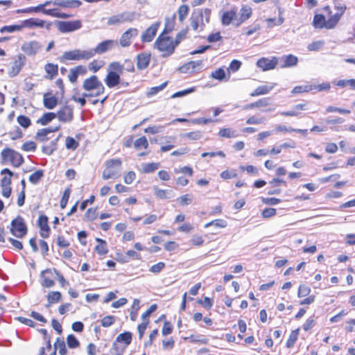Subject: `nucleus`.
<instances>
[{"label": "nucleus", "instance_id": "7ed1b4c3", "mask_svg": "<svg viewBox=\"0 0 355 355\" xmlns=\"http://www.w3.org/2000/svg\"><path fill=\"white\" fill-rule=\"evenodd\" d=\"M154 45L162 53L163 57L172 55L175 49V44H174L173 39L162 33L158 36Z\"/></svg>", "mask_w": 355, "mask_h": 355}, {"label": "nucleus", "instance_id": "c03bdc74", "mask_svg": "<svg viewBox=\"0 0 355 355\" xmlns=\"http://www.w3.org/2000/svg\"><path fill=\"white\" fill-rule=\"evenodd\" d=\"M299 335V330H293L291 331L287 342H286V347L288 348L292 347L294 344L295 343Z\"/></svg>", "mask_w": 355, "mask_h": 355}, {"label": "nucleus", "instance_id": "58836bf2", "mask_svg": "<svg viewBox=\"0 0 355 355\" xmlns=\"http://www.w3.org/2000/svg\"><path fill=\"white\" fill-rule=\"evenodd\" d=\"M159 166V163H146L142 164V172L149 173L156 171Z\"/></svg>", "mask_w": 355, "mask_h": 355}, {"label": "nucleus", "instance_id": "4d7b16f0", "mask_svg": "<svg viewBox=\"0 0 355 355\" xmlns=\"http://www.w3.org/2000/svg\"><path fill=\"white\" fill-rule=\"evenodd\" d=\"M211 78L218 80H223L225 77V72L224 69L220 68L217 70L213 71L211 74Z\"/></svg>", "mask_w": 355, "mask_h": 355}, {"label": "nucleus", "instance_id": "9b49d317", "mask_svg": "<svg viewBox=\"0 0 355 355\" xmlns=\"http://www.w3.org/2000/svg\"><path fill=\"white\" fill-rule=\"evenodd\" d=\"M21 25L22 26V28L24 27L28 28H46L47 30H49L51 27V22H46L44 20L38 19V18H30L21 21Z\"/></svg>", "mask_w": 355, "mask_h": 355}, {"label": "nucleus", "instance_id": "ddd939ff", "mask_svg": "<svg viewBox=\"0 0 355 355\" xmlns=\"http://www.w3.org/2000/svg\"><path fill=\"white\" fill-rule=\"evenodd\" d=\"M139 34V31L135 28H130L125 31L119 39V44L122 47H128L132 44V40Z\"/></svg>", "mask_w": 355, "mask_h": 355}, {"label": "nucleus", "instance_id": "bb28decb", "mask_svg": "<svg viewBox=\"0 0 355 355\" xmlns=\"http://www.w3.org/2000/svg\"><path fill=\"white\" fill-rule=\"evenodd\" d=\"M252 13V8L250 6L247 5L243 6L240 10V17L238 19L239 23L237 24V26H239L241 24L248 19L251 17Z\"/></svg>", "mask_w": 355, "mask_h": 355}, {"label": "nucleus", "instance_id": "680f3d73", "mask_svg": "<svg viewBox=\"0 0 355 355\" xmlns=\"http://www.w3.org/2000/svg\"><path fill=\"white\" fill-rule=\"evenodd\" d=\"M66 147L68 149L76 150L78 147V143L72 137L66 139Z\"/></svg>", "mask_w": 355, "mask_h": 355}, {"label": "nucleus", "instance_id": "4be33fe9", "mask_svg": "<svg viewBox=\"0 0 355 355\" xmlns=\"http://www.w3.org/2000/svg\"><path fill=\"white\" fill-rule=\"evenodd\" d=\"M237 15V9L236 8H232L223 12L221 16V22L224 26H229L234 19H236Z\"/></svg>", "mask_w": 355, "mask_h": 355}, {"label": "nucleus", "instance_id": "aec40b11", "mask_svg": "<svg viewBox=\"0 0 355 355\" xmlns=\"http://www.w3.org/2000/svg\"><path fill=\"white\" fill-rule=\"evenodd\" d=\"M150 54L146 52L139 53L137 56V67L139 70L146 69L150 60Z\"/></svg>", "mask_w": 355, "mask_h": 355}, {"label": "nucleus", "instance_id": "774afa93", "mask_svg": "<svg viewBox=\"0 0 355 355\" xmlns=\"http://www.w3.org/2000/svg\"><path fill=\"white\" fill-rule=\"evenodd\" d=\"M21 149L27 152L35 151L36 149V144L34 141H27L22 145Z\"/></svg>", "mask_w": 355, "mask_h": 355}, {"label": "nucleus", "instance_id": "338daca9", "mask_svg": "<svg viewBox=\"0 0 355 355\" xmlns=\"http://www.w3.org/2000/svg\"><path fill=\"white\" fill-rule=\"evenodd\" d=\"M123 67L119 62H114L109 64L110 71H113L115 72L122 73Z\"/></svg>", "mask_w": 355, "mask_h": 355}, {"label": "nucleus", "instance_id": "69168bd1", "mask_svg": "<svg viewBox=\"0 0 355 355\" xmlns=\"http://www.w3.org/2000/svg\"><path fill=\"white\" fill-rule=\"evenodd\" d=\"M311 289L306 285H300L298 289L297 295L299 297H305L309 294Z\"/></svg>", "mask_w": 355, "mask_h": 355}, {"label": "nucleus", "instance_id": "423d86ee", "mask_svg": "<svg viewBox=\"0 0 355 355\" xmlns=\"http://www.w3.org/2000/svg\"><path fill=\"white\" fill-rule=\"evenodd\" d=\"M136 12L125 11L109 17L107 19V24L113 26L125 22H132L136 19Z\"/></svg>", "mask_w": 355, "mask_h": 355}, {"label": "nucleus", "instance_id": "e2e57ef3", "mask_svg": "<svg viewBox=\"0 0 355 355\" xmlns=\"http://www.w3.org/2000/svg\"><path fill=\"white\" fill-rule=\"evenodd\" d=\"M264 117H257L255 116H252L248 118L246 121L247 124H261L265 122Z\"/></svg>", "mask_w": 355, "mask_h": 355}, {"label": "nucleus", "instance_id": "4c0bfd02", "mask_svg": "<svg viewBox=\"0 0 355 355\" xmlns=\"http://www.w3.org/2000/svg\"><path fill=\"white\" fill-rule=\"evenodd\" d=\"M22 30V26L20 24H15L10 26H4L0 28L1 33H13L16 31H21Z\"/></svg>", "mask_w": 355, "mask_h": 355}, {"label": "nucleus", "instance_id": "a878e982", "mask_svg": "<svg viewBox=\"0 0 355 355\" xmlns=\"http://www.w3.org/2000/svg\"><path fill=\"white\" fill-rule=\"evenodd\" d=\"M59 130V127H55V128H43L40 130L36 134V139L39 140L40 141H45L48 139L47 135L51 132H54Z\"/></svg>", "mask_w": 355, "mask_h": 355}, {"label": "nucleus", "instance_id": "72a5a7b5", "mask_svg": "<svg viewBox=\"0 0 355 355\" xmlns=\"http://www.w3.org/2000/svg\"><path fill=\"white\" fill-rule=\"evenodd\" d=\"M132 334L129 331L120 334L116 338V342L123 343L127 346L131 343Z\"/></svg>", "mask_w": 355, "mask_h": 355}, {"label": "nucleus", "instance_id": "c85d7f7f", "mask_svg": "<svg viewBox=\"0 0 355 355\" xmlns=\"http://www.w3.org/2000/svg\"><path fill=\"white\" fill-rule=\"evenodd\" d=\"M283 64L281 65L282 68L294 67L297 64L298 59L293 55H288L282 57Z\"/></svg>", "mask_w": 355, "mask_h": 355}, {"label": "nucleus", "instance_id": "f3484780", "mask_svg": "<svg viewBox=\"0 0 355 355\" xmlns=\"http://www.w3.org/2000/svg\"><path fill=\"white\" fill-rule=\"evenodd\" d=\"M160 22H157L148 27L141 35V40L143 42H151L156 35Z\"/></svg>", "mask_w": 355, "mask_h": 355}, {"label": "nucleus", "instance_id": "37998d69", "mask_svg": "<svg viewBox=\"0 0 355 355\" xmlns=\"http://www.w3.org/2000/svg\"><path fill=\"white\" fill-rule=\"evenodd\" d=\"M211 225H214L216 227L224 228L227 227V223L223 219H216L211 220L205 225V227H209Z\"/></svg>", "mask_w": 355, "mask_h": 355}, {"label": "nucleus", "instance_id": "a18cd8bd", "mask_svg": "<svg viewBox=\"0 0 355 355\" xmlns=\"http://www.w3.org/2000/svg\"><path fill=\"white\" fill-rule=\"evenodd\" d=\"M175 24V17L173 16L172 18H166L165 22V27L162 32V34H167L174 28Z\"/></svg>", "mask_w": 355, "mask_h": 355}, {"label": "nucleus", "instance_id": "7c9ffc66", "mask_svg": "<svg viewBox=\"0 0 355 355\" xmlns=\"http://www.w3.org/2000/svg\"><path fill=\"white\" fill-rule=\"evenodd\" d=\"M1 174H8L9 176H4L1 181V187H10L11 177L13 173L8 168H4L1 172Z\"/></svg>", "mask_w": 355, "mask_h": 355}, {"label": "nucleus", "instance_id": "052dcab7", "mask_svg": "<svg viewBox=\"0 0 355 355\" xmlns=\"http://www.w3.org/2000/svg\"><path fill=\"white\" fill-rule=\"evenodd\" d=\"M115 322V317L113 315H107L101 320V324L104 327H110Z\"/></svg>", "mask_w": 355, "mask_h": 355}, {"label": "nucleus", "instance_id": "a19ab883", "mask_svg": "<svg viewBox=\"0 0 355 355\" xmlns=\"http://www.w3.org/2000/svg\"><path fill=\"white\" fill-rule=\"evenodd\" d=\"M55 350H58L59 354L60 355H66L67 353V349L66 348V345L64 340L57 339V341L55 343Z\"/></svg>", "mask_w": 355, "mask_h": 355}, {"label": "nucleus", "instance_id": "a211bd4d", "mask_svg": "<svg viewBox=\"0 0 355 355\" xmlns=\"http://www.w3.org/2000/svg\"><path fill=\"white\" fill-rule=\"evenodd\" d=\"M277 63L278 61L277 58L275 57H273L271 59L261 58L259 60H258L257 65L259 67L261 68L263 71H267L275 69Z\"/></svg>", "mask_w": 355, "mask_h": 355}, {"label": "nucleus", "instance_id": "3c124183", "mask_svg": "<svg viewBox=\"0 0 355 355\" xmlns=\"http://www.w3.org/2000/svg\"><path fill=\"white\" fill-rule=\"evenodd\" d=\"M17 121L24 128H27L31 124V119L24 115L17 116Z\"/></svg>", "mask_w": 355, "mask_h": 355}, {"label": "nucleus", "instance_id": "c756f323", "mask_svg": "<svg viewBox=\"0 0 355 355\" xmlns=\"http://www.w3.org/2000/svg\"><path fill=\"white\" fill-rule=\"evenodd\" d=\"M44 14L50 15L53 17L62 18V19L70 18L73 16V15L67 14V13L59 12L57 8L51 9L49 10H44Z\"/></svg>", "mask_w": 355, "mask_h": 355}, {"label": "nucleus", "instance_id": "603ef678", "mask_svg": "<svg viewBox=\"0 0 355 355\" xmlns=\"http://www.w3.org/2000/svg\"><path fill=\"white\" fill-rule=\"evenodd\" d=\"M189 8L187 5H182L178 9V17L180 21H183L189 13Z\"/></svg>", "mask_w": 355, "mask_h": 355}, {"label": "nucleus", "instance_id": "6ab92c4d", "mask_svg": "<svg viewBox=\"0 0 355 355\" xmlns=\"http://www.w3.org/2000/svg\"><path fill=\"white\" fill-rule=\"evenodd\" d=\"M39 227L41 230L40 236L42 238H48L49 236L50 227L48 225V218L44 215H41L37 221Z\"/></svg>", "mask_w": 355, "mask_h": 355}, {"label": "nucleus", "instance_id": "f03ea898", "mask_svg": "<svg viewBox=\"0 0 355 355\" xmlns=\"http://www.w3.org/2000/svg\"><path fill=\"white\" fill-rule=\"evenodd\" d=\"M211 10L208 8L198 10L192 13L191 17V26L196 31H200L204 28L205 21L209 23Z\"/></svg>", "mask_w": 355, "mask_h": 355}, {"label": "nucleus", "instance_id": "1a4fd4ad", "mask_svg": "<svg viewBox=\"0 0 355 355\" xmlns=\"http://www.w3.org/2000/svg\"><path fill=\"white\" fill-rule=\"evenodd\" d=\"M58 31L61 33H69L80 29L82 23L80 20L76 21H60L56 24Z\"/></svg>", "mask_w": 355, "mask_h": 355}, {"label": "nucleus", "instance_id": "412c9836", "mask_svg": "<svg viewBox=\"0 0 355 355\" xmlns=\"http://www.w3.org/2000/svg\"><path fill=\"white\" fill-rule=\"evenodd\" d=\"M105 83L108 87L112 88L119 84L120 75L115 71H109L105 78Z\"/></svg>", "mask_w": 355, "mask_h": 355}, {"label": "nucleus", "instance_id": "de8ad7c7", "mask_svg": "<svg viewBox=\"0 0 355 355\" xmlns=\"http://www.w3.org/2000/svg\"><path fill=\"white\" fill-rule=\"evenodd\" d=\"M58 139L52 141L49 145L42 147V152L46 155H51L56 150V144Z\"/></svg>", "mask_w": 355, "mask_h": 355}, {"label": "nucleus", "instance_id": "0e129e2a", "mask_svg": "<svg viewBox=\"0 0 355 355\" xmlns=\"http://www.w3.org/2000/svg\"><path fill=\"white\" fill-rule=\"evenodd\" d=\"M165 268V263L164 262H159L153 266H152L150 268V272L158 274Z\"/></svg>", "mask_w": 355, "mask_h": 355}, {"label": "nucleus", "instance_id": "f257e3e1", "mask_svg": "<svg viewBox=\"0 0 355 355\" xmlns=\"http://www.w3.org/2000/svg\"><path fill=\"white\" fill-rule=\"evenodd\" d=\"M83 88L88 93H83L84 97H96L105 92V87L96 76H92L86 78L83 83Z\"/></svg>", "mask_w": 355, "mask_h": 355}, {"label": "nucleus", "instance_id": "09e8293b", "mask_svg": "<svg viewBox=\"0 0 355 355\" xmlns=\"http://www.w3.org/2000/svg\"><path fill=\"white\" fill-rule=\"evenodd\" d=\"M67 343L69 347L72 349L76 348L80 345L79 341L73 334H70L67 336Z\"/></svg>", "mask_w": 355, "mask_h": 355}, {"label": "nucleus", "instance_id": "f704fd0d", "mask_svg": "<svg viewBox=\"0 0 355 355\" xmlns=\"http://www.w3.org/2000/svg\"><path fill=\"white\" fill-rule=\"evenodd\" d=\"M218 135L225 138H235L237 137L236 131L232 128H221L218 132Z\"/></svg>", "mask_w": 355, "mask_h": 355}, {"label": "nucleus", "instance_id": "6e6d98bb", "mask_svg": "<svg viewBox=\"0 0 355 355\" xmlns=\"http://www.w3.org/2000/svg\"><path fill=\"white\" fill-rule=\"evenodd\" d=\"M70 193H71V189L69 188H67L65 189V191H64L63 196H62L61 201H60V207L62 209H64L66 207L68 200H69V198Z\"/></svg>", "mask_w": 355, "mask_h": 355}, {"label": "nucleus", "instance_id": "e433bc0d", "mask_svg": "<svg viewBox=\"0 0 355 355\" xmlns=\"http://www.w3.org/2000/svg\"><path fill=\"white\" fill-rule=\"evenodd\" d=\"M96 241L99 243V244L97 245L95 248L96 252L101 255L107 254L108 250L107 248L106 242L104 240L98 238L96 239Z\"/></svg>", "mask_w": 355, "mask_h": 355}, {"label": "nucleus", "instance_id": "2f4dec72", "mask_svg": "<svg viewBox=\"0 0 355 355\" xmlns=\"http://www.w3.org/2000/svg\"><path fill=\"white\" fill-rule=\"evenodd\" d=\"M51 271L50 269H46L43 271H42L40 277L42 278L41 284L42 286L45 288H51L53 287L55 284V282L52 279H50L46 277H44V275L46 273H51Z\"/></svg>", "mask_w": 355, "mask_h": 355}, {"label": "nucleus", "instance_id": "bf43d9fd", "mask_svg": "<svg viewBox=\"0 0 355 355\" xmlns=\"http://www.w3.org/2000/svg\"><path fill=\"white\" fill-rule=\"evenodd\" d=\"M58 65L53 64L51 63H49L46 64L45 66V71L48 74L51 75V76H53L54 75H56L58 73Z\"/></svg>", "mask_w": 355, "mask_h": 355}, {"label": "nucleus", "instance_id": "c9c22d12", "mask_svg": "<svg viewBox=\"0 0 355 355\" xmlns=\"http://www.w3.org/2000/svg\"><path fill=\"white\" fill-rule=\"evenodd\" d=\"M56 117V114L53 112H48L45 113L42 115V117H40L37 121V123H40L42 125H45L49 122H51L53 119H54Z\"/></svg>", "mask_w": 355, "mask_h": 355}, {"label": "nucleus", "instance_id": "0eeeda50", "mask_svg": "<svg viewBox=\"0 0 355 355\" xmlns=\"http://www.w3.org/2000/svg\"><path fill=\"white\" fill-rule=\"evenodd\" d=\"M1 156L4 160H10L11 164L15 167H19L24 163L22 155L11 148H7L3 149L1 153Z\"/></svg>", "mask_w": 355, "mask_h": 355}, {"label": "nucleus", "instance_id": "473e14b6", "mask_svg": "<svg viewBox=\"0 0 355 355\" xmlns=\"http://www.w3.org/2000/svg\"><path fill=\"white\" fill-rule=\"evenodd\" d=\"M313 24L316 28H326V19L324 15L317 14L314 16Z\"/></svg>", "mask_w": 355, "mask_h": 355}, {"label": "nucleus", "instance_id": "cd10ccee", "mask_svg": "<svg viewBox=\"0 0 355 355\" xmlns=\"http://www.w3.org/2000/svg\"><path fill=\"white\" fill-rule=\"evenodd\" d=\"M153 191L154 195L159 199H167L171 198V197L173 196V191L171 190L161 189L155 186L153 187Z\"/></svg>", "mask_w": 355, "mask_h": 355}, {"label": "nucleus", "instance_id": "393cba45", "mask_svg": "<svg viewBox=\"0 0 355 355\" xmlns=\"http://www.w3.org/2000/svg\"><path fill=\"white\" fill-rule=\"evenodd\" d=\"M275 84L270 83L261 85L256 88V89L250 94L251 96H257L268 94L275 87Z\"/></svg>", "mask_w": 355, "mask_h": 355}, {"label": "nucleus", "instance_id": "b1692460", "mask_svg": "<svg viewBox=\"0 0 355 355\" xmlns=\"http://www.w3.org/2000/svg\"><path fill=\"white\" fill-rule=\"evenodd\" d=\"M58 98L50 93H46L43 96V103L46 108L52 110L58 105Z\"/></svg>", "mask_w": 355, "mask_h": 355}, {"label": "nucleus", "instance_id": "2eb2a0df", "mask_svg": "<svg viewBox=\"0 0 355 355\" xmlns=\"http://www.w3.org/2000/svg\"><path fill=\"white\" fill-rule=\"evenodd\" d=\"M56 117L61 122H71L73 119V109L71 105H65L57 112Z\"/></svg>", "mask_w": 355, "mask_h": 355}, {"label": "nucleus", "instance_id": "20e7f679", "mask_svg": "<svg viewBox=\"0 0 355 355\" xmlns=\"http://www.w3.org/2000/svg\"><path fill=\"white\" fill-rule=\"evenodd\" d=\"M106 168L103 171V180L116 179L120 176L121 161L119 159H112L106 162Z\"/></svg>", "mask_w": 355, "mask_h": 355}, {"label": "nucleus", "instance_id": "ea45409f", "mask_svg": "<svg viewBox=\"0 0 355 355\" xmlns=\"http://www.w3.org/2000/svg\"><path fill=\"white\" fill-rule=\"evenodd\" d=\"M134 146L137 150L147 148L148 147V142L146 137L143 136L136 139L134 142Z\"/></svg>", "mask_w": 355, "mask_h": 355}, {"label": "nucleus", "instance_id": "79ce46f5", "mask_svg": "<svg viewBox=\"0 0 355 355\" xmlns=\"http://www.w3.org/2000/svg\"><path fill=\"white\" fill-rule=\"evenodd\" d=\"M62 295L58 291H51L47 295L48 302L53 304L61 300Z\"/></svg>", "mask_w": 355, "mask_h": 355}, {"label": "nucleus", "instance_id": "9d476101", "mask_svg": "<svg viewBox=\"0 0 355 355\" xmlns=\"http://www.w3.org/2000/svg\"><path fill=\"white\" fill-rule=\"evenodd\" d=\"M42 49V45L40 42L32 40L25 42L21 46V51L28 56H34L39 53Z\"/></svg>", "mask_w": 355, "mask_h": 355}, {"label": "nucleus", "instance_id": "5fc2aeb1", "mask_svg": "<svg viewBox=\"0 0 355 355\" xmlns=\"http://www.w3.org/2000/svg\"><path fill=\"white\" fill-rule=\"evenodd\" d=\"M167 83H168L167 81H166L159 86L151 87L147 93L148 96H151L155 95L159 92L164 89L166 87V86L167 85Z\"/></svg>", "mask_w": 355, "mask_h": 355}, {"label": "nucleus", "instance_id": "8fccbe9b", "mask_svg": "<svg viewBox=\"0 0 355 355\" xmlns=\"http://www.w3.org/2000/svg\"><path fill=\"white\" fill-rule=\"evenodd\" d=\"M202 135L200 131H193L184 133L182 135V137L191 140H198L202 137Z\"/></svg>", "mask_w": 355, "mask_h": 355}, {"label": "nucleus", "instance_id": "864d4df0", "mask_svg": "<svg viewBox=\"0 0 355 355\" xmlns=\"http://www.w3.org/2000/svg\"><path fill=\"white\" fill-rule=\"evenodd\" d=\"M324 42L322 40L315 41L312 43H310L307 46V49L309 51H319L322 49V47L324 46Z\"/></svg>", "mask_w": 355, "mask_h": 355}, {"label": "nucleus", "instance_id": "39448f33", "mask_svg": "<svg viewBox=\"0 0 355 355\" xmlns=\"http://www.w3.org/2000/svg\"><path fill=\"white\" fill-rule=\"evenodd\" d=\"M93 57L92 51L88 50H82L76 49L72 51H69L63 53L61 56V61L65 62L67 60H88Z\"/></svg>", "mask_w": 355, "mask_h": 355}, {"label": "nucleus", "instance_id": "5701e85b", "mask_svg": "<svg viewBox=\"0 0 355 355\" xmlns=\"http://www.w3.org/2000/svg\"><path fill=\"white\" fill-rule=\"evenodd\" d=\"M53 5L62 8H78L81 2L78 0H54Z\"/></svg>", "mask_w": 355, "mask_h": 355}, {"label": "nucleus", "instance_id": "6e6552de", "mask_svg": "<svg viewBox=\"0 0 355 355\" xmlns=\"http://www.w3.org/2000/svg\"><path fill=\"white\" fill-rule=\"evenodd\" d=\"M10 232L17 238H22L27 234V227L21 216H18L12 220Z\"/></svg>", "mask_w": 355, "mask_h": 355}, {"label": "nucleus", "instance_id": "dca6fc26", "mask_svg": "<svg viewBox=\"0 0 355 355\" xmlns=\"http://www.w3.org/2000/svg\"><path fill=\"white\" fill-rule=\"evenodd\" d=\"M117 41L115 40H105L100 44H98L96 48L89 49L90 51H92L93 53V57L96 53L98 54H102L106 51H107L109 49H112L114 45L117 44Z\"/></svg>", "mask_w": 355, "mask_h": 355}, {"label": "nucleus", "instance_id": "4468645a", "mask_svg": "<svg viewBox=\"0 0 355 355\" xmlns=\"http://www.w3.org/2000/svg\"><path fill=\"white\" fill-rule=\"evenodd\" d=\"M323 10L327 12L328 17V19L326 20V28H334L337 25L338 22L342 17V11L340 12H335L334 15H332L330 7L328 6L324 7Z\"/></svg>", "mask_w": 355, "mask_h": 355}, {"label": "nucleus", "instance_id": "49530a36", "mask_svg": "<svg viewBox=\"0 0 355 355\" xmlns=\"http://www.w3.org/2000/svg\"><path fill=\"white\" fill-rule=\"evenodd\" d=\"M44 176V172L42 170H37L34 172L29 176V181L33 184H36L40 179Z\"/></svg>", "mask_w": 355, "mask_h": 355}, {"label": "nucleus", "instance_id": "13d9d810", "mask_svg": "<svg viewBox=\"0 0 355 355\" xmlns=\"http://www.w3.org/2000/svg\"><path fill=\"white\" fill-rule=\"evenodd\" d=\"M193 200V196L191 194H185L179 198L178 201L182 206L190 204Z\"/></svg>", "mask_w": 355, "mask_h": 355}, {"label": "nucleus", "instance_id": "f8f14e48", "mask_svg": "<svg viewBox=\"0 0 355 355\" xmlns=\"http://www.w3.org/2000/svg\"><path fill=\"white\" fill-rule=\"evenodd\" d=\"M26 58L22 54L17 55V59L13 62L10 69L8 70V75L10 77H15L19 73L21 69L26 64Z\"/></svg>", "mask_w": 355, "mask_h": 355}]
</instances>
